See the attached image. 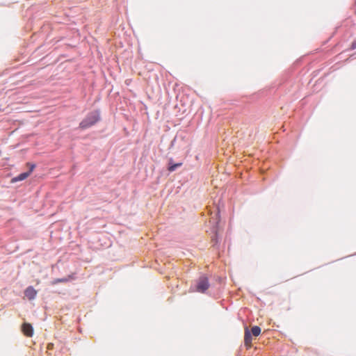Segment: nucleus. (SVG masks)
<instances>
[{"label":"nucleus","instance_id":"obj_10","mask_svg":"<svg viewBox=\"0 0 356 356\" xmlns=\"http://www.w3.org/2000/svg\"><path fill=\"white\" fill-rule=\"evenodd\" d=\"M351 48L353 49H356V41L352 43Z\"/></svg>","mask_w":356,"mask_h":356},{"label":"nucleus","instance_id":"obj_6","mask_svg":"<svg viewBox=\"0 0 356 356\" xmlns=\"http://www.w3.org/2000/svg\"><path fill=\"white\" fill-rule=\"evenodd\" d=\"M37 291L33 286L27 287L24 291L25 296L29 300H33L37 296Z\"/></svg>","mask_w":356,"mask_h":356},{"label":"nucleus","instance_id":"obj_5","mask_svg":"<svg viewBox=\"0 0 356 356\" xmlns=\"http://www.w3.org/2000/svg\"><path fill=\"white\" fill-rule=\"evenodd\" d=\"M252 337L251 333L248 327L245 329V334H244V344L245 347L248 349L252 347Z\"/></svg>","mask_w":356,"mask_h":356},{"label":"nucleus","instance_id":"obj_3","mask_svg":"<svg viewBox=\"0 0 356 356\" xmlns=\"http://www.w3.org/2000/svg\"><path fill=\"white\" fill-rule=\"evenodd\" d=\"M29 166V172H23V173H21L19 174L18 176L15 177L13 180L14 181H22L25 179H26L30 175L31 173L33 172V170H34L35 165L34 164H31V163H28L27 164Z\"/></svg>","mask_w":356,"mask_h":356},{"label":"nucleus","instance_id":"obj_1","mask_svg":"<svg viewBox=\"0 0 356 356\" xmlns=\"http://www.w3.org/2000/svg\"><path fill=\"white\" fill-rule=\"evenodd\" d=\"M99 120V115L97 112H92L83 120L79 124V127L82 129H88L94 125Z\"/></svg>","mask_w":356,"mask_h":356},{"label":"nucleus","instance_id":"obj_2","mask_svg":"<svg viewBox=\"0 0 356 356\" xmlns=\"http://www.w3.org/2000/svg\"><path fill=\"white\" fill-rule=\"evenodd\" d=\"M209 287L207 277H201L197 280L195 291L200 293H204Z\"/></svg>","mask_w":356,"mask_h":356},{"label":"nucleus","instance_id":"obj_9","mask_svg":"<svg viewBox=\"0 0 356 356\" xmlns=\"http://www.w3.org/2000/svg\"><path fill=\"white\" fill-rule=\"evenodd\" d=\"M67 279H57L53 281L52 284H56L58 282H67Z\"/></svg>","mask_w":356,"mask_h":356},{"label":"nucleus","instance_id":"obj_8","mask_svg":"<svg viewBox=\"0 0 356 356\" xmlns=\"http://www.w3.org/2000/svg\"><path fill=\"white\" fill-rule=\"evenodd\" d=\"M181 165H182V163H178L173 164L171 163V161H170L168 170L170 172H173L176 170L177 168L180 167Z\"/></svg>","mask_w":356,"mask_h":356},{"label":"nucleus","instance_id":"obj_4","mask_svg":"<svg viewBox=\"0 0 356 356\" xmlns=\"http://www.w3.org/2000/svg\"><path fill=\"white\" fill-rule=\"evenodd\" d=\"M22 330L24 335L31 337L33 334V329L30 323H24L22 326Z\"/></svg>","mask_w":356,"mask_h":356},{"label":"nucleus","instance_id":"obj_7","mask_svg":"<svg viewBox=\"0 0 356 356\" xmlns=\"http://www.w3.org/2000/svg\"><path fill=\"white\" fill-rule=\"evenodd\" d=\"M253 336L254 337H257L261 333V328L259 327V326H254L252 327L251 329V332H250Z\"/></svg>","mask_w":356,"mask_h":356}]
</instances>
